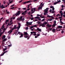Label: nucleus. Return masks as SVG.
Masks as SVG:
<instances>
[{"label": "nucleus", "instance_id": "nucleus-1", "mask_svg": "<svg viewBox=\"0 0 65 65\" xmlns=\"http://www.w3.org/2000/svg\"><path fill=\"white\" fill-rule=\"evenodd\" d=\"M17 21H24L25 20V18H23V17H20L19 18H18L17 20Z\"/></svg>", "mask_w": 65, "mask_h": 65}, {"label": "nucleus", "instance_id": "nucleus-2", "mask_svg": "<svg viewBox=\"0 0 65 65\" xmlns=\"http://www.w3.org/2000/svg\"><path fill=\"white\" fill-rule=\"evenodd\" d=\"M48 8H46V9H45L44 10V14L45 15H47V13H48Z\"/></svg>", "mask_w": 65, "mask_h": 65}, {"label": "nucleus", "instance_id": "nucleus-3", "mask_svg": "<svg viewBox=\"0 0 65 65\" xmlns=\"http://www.w3.org/2000/svg\"><path fill=\"white\" fill-rule=\"evenodd\" d=\"M21 10L19 11H18V12H16V13L15 14H14V16H18V15H19V14H21Z\"/></svg>", "mask_w": 65, "mask_h": 65}, {"label": "nucleus", "instance_id": "nucleus-4", "mask_svg": "<svg viewBox=\"0 0 65 65\" xmlns=\"http://www.w3.org/2000/svg\"><path fill=\"white\" fill-rule=\"evenodd\" d=\"M30 10V9L28 8L27 9V10H26L25 11H24L22 13V15H25V14H26V12H27V11H28V10Z\"/></svg>", "mask_w": 65, "mask_h": 65}, {"label": "nucleus", "instance_id": "nucleus-5", "mask_svg": "<svg viewBox=\"0 0 65 65\" xmlns=\"http://www.w3.org/2000/svg\"><path fill=\"white\" fill-rule=\"evenodd\" d=\"M49 17V18H51L52 19H48L47 20V21H51L52 20H54V19H54V17Z\"/></svg>", "mask_w": 65, "mask_h": 65}, {"label": "nucleus", "instance_id": "nucleus-6", "mask_svg": "<svg viewBox=\"0 0 65 65\" xmlns=\"http://www.w3.org/2000/svg\"><path fill=\"white\" fill-rule=\"evenodd\" d=\"M17 25H15L14 26V27L13 28H12V31L14 29H17Z\"/></svg>", "mask_w": 65, "mask_h": 65}, {"label": "nucleus", "instance_id": "nucleus-7", "mask_svg": "<svg viewBox=\"0 0 65 65\" xmlns=\"http://www.w3.org/2000/svg\"><path fill=\"white\" fill-rule=\"evenodd\" d=\"M24 37L25 38H27V37H28L27 38V39H28H28H29V38H30V37H28V36H24Z\"/></svg>", "mask_w": 65, "mask_h": 65}, {"label": "nucleus", "instance_id": "nucleus-8", "mask_svg": "<svg viewBox=\"0 0 65 65\" xmlns=\"http://www.w3.org/2000/svg\"><path fill=\"white\" fill-rule=\"evenodd\" d=\"M46 26L48 27V28L49 27H52V25L51 24H49L48 23L46 25Z\"/></svg>", "mask_w": 65, "mask_h": 65}, {"label": "nucleus", "instance_id": "nucleus-9", "mask_svg": "<svg viewBox=\"0 0 65 65\" xmlns=\"http://www.w3.org/2000/svg\"><path fill=\"white\" fill-rule=\"evenodd\" d=\"M35 19H38L39 21H41V19L40 18V17H36L35 18Z\"/></svg>", "mask_w": 65, "mask_h": 65}, {"label": "nucleus", "instance_id": "nucleus-10", "mask_svg": "<svg viewBox=\"0 0 65 65\" xmlns=\"http://www.w3.org/2000/svg\"><path fill=\"white\" fill-rule=\"evenodd\" d=\"M24 32V36H27V35H28L29 36V35L28 34V33L26 32Z\"/></svg>", "mask_w": 65, "mask_h": 65}, {"label": "nucleus", "instance_id": "nucleus-11", "mask_svg": "<svg viewBox=\"0 0 65 65\" xmlns=\"http://www.w3.org/2000/svg\"><path fill=\"white\" fill-rule=\"evenodd\" d=\"M52 31L53 33H55L56 32V29H55L54 28L52 30Z\"/></svg>", "mask_w": 65, "mask_h": 65}, {"label": "nucleus", "instance_id": "nucleus-12", "mask_svg": "<svg viewBox=\"0 0 65 65\" xmlns=\"http://www.w3.org/2000/svg\"><path fill=\"white\" fill-rule=\"evenodd\" d=\"M57 28V29H58L59 28V29H61V28H62V26H59Z\"/></svg>", "mask_w": 65, "mask_h": 65}, {"label": "nucleus", "instance_id": "nucleus-13", "mask_svg": "<svg viewBox=\"0 0 65 65\" xmlns=\"http://www.w3.org/2000/svg\"><path fill=\"white\" fill-rule=\"evenodd\" d=\"M1 8L2 9H3V8H5V6H3V5H2L1 6Z\"/></svg>", "mask_w": 65, "mask_h": 65}, {"label": "nucleus", "instance_id": "nucleus-14", "mask_svg": "<svg viewBox=\"0 0 65 65\" xmlns=\"http://www.w3.org/2000/svg\"><path fill=\"white\" fill-rule=\"evenodd\" d=\"M42 7H39L38 8V10H39L40 9H41V10H42Z\"/></svg>", "mask_w": 65, "mask_h": 65}, {"label": "nucleus", "instance_id": "nucleus-15", "mask_svg": "<svg viewBox=\"0 0 65 65\" xmlns=\"http://www.w3.org/2000/svg\"><path fill=\"white\" fill-rule=\"evenodd\" d=\"M6 37L5 35H3L2 37V39H4V38H5Z\"/></svg>", "mask_w": 65, "mask_h": 65}, {"label": "nucleus", "instance_id": "nucleus-16", "mask_svg": "<svg viewBox=\"0 0 65 65\" xmlns=\"http://www.w3.org/2000/svg\"><path fill=\"white\" fill-rule=\"evenodd\" d=\"M44 25H46V24H47V22H44L43 23Z\"/></svg>", "mask_w": 65, "mask_h": 65}, {"label": "nucleus", "instance_id": "nucleus-17", "mask_svg": "<svg viewBox=\"0 0 65 65\" xmlns=\"http://www.w3.org/2000/svg\"><path fill=\"white\" fill-rule=\"evenodd\" d=\"M23 37V34H21V36H20V38H21V37Z\"/></svg>", "mask_w": 65, "mask_h": 65}, {"label": "nucleus", "instance_id": "nucleus-18", "mask_svg": "<svg viewBox=\"0 0 65 65\" xmlns=\"http://www.w3.org/2000/svg\"><path fill=\"white\" fill-rule=\"evenodd\" d=\"M38 31H39V32H41V30L38 27Z\"/></svg>", "mask_w": 65, "mask_h": 65}, {"label": "nucleus", "instance_id": "nucleus-19", "mask_svg": "<svg viewBox=\"0 0 65 65\" xmlns=\"http://www.w3.org/2000/svg\"><path fill=\"white\" fill-rule=\"evenodd\" d=\"M19 34V35H21V32H18V33L17 34V35H18V34Z\"/></svg>", "mask_w": 65, "mask_h": 65}, {"label": "nucleus", "instance_id": "nucleus-20", "mask_svg": "<svg viewBox=\"0 0 65 65\" xmlns=\"http://www.w3.org/2000/svg\"><path fill=\"white\" fill-rule=\"evenodd\" d=\"M32 22H30L29 23V25H32Z\"/></svg>", "mask_w": 65, "mask_h": 65}, {"label": "nucleus", "instance_id": "nucleus-21", "mask_svg": "<svg viewBox=\"0 0 65 65\" xmlns=\"http://www.w3.org/2000/svg\"><path fill=\"white\" fill-rule=\"evenodd\" d=\"M37 16H38V17H39L40 16V17H42V14H41V15H40L39 14H37Z\"/></svg>", "mask_w": 65, "mask_h": 65}, {"label": "nucleus", "instance_id": "nucleus-22", "mask_svg": "<svg viewBox=\"0 0 65 65\" xmlns=\"http://www.w3.org/2000/svg\"><path fill=\"white\" fill-rule=\"evenodd\" d=\"M45 25L43 23L42 25V27H45Z\"/></svg>", "mask_w": 65, "mask_h": 65}, {"label": "nucleus", "instance_id": "nucleus-23", "mask_svg": "<svg viewBox=\"0 0 65 65\" xmlns=\"http://www.w3.org/2000/svg\"><path fill=\"white\" fill-rule=\"evenodd\" d=\"M56 24L55 23H54L53 24V27H55V26H56Z\"/></svg>", "mask_w": 65, "mask_h": 65}, {"label": "nucleus", "instance_id": "nucleus-24", "mask_svg": "<svg viewBox=\"0 0 65 65\" xmlns=\"http://www.w3.org/2000/svg\"><path fill=\"white\" fill-rule=\"evenodd\" d=\"M26 3H31V1H27L26 2Z\"/></svg>", "mask_w": 65, "mask_h": 65}, {"label": "nucleus", "instance_id": "nucleus-25", "mask_svg": "<svg viewBox=\"0 0 65 65\" xmlns=\"http://www.w3.org/2000/svg\"><path fill=\"white\" fill-rule=\"evenodd\" d=\"M33 27H34V26H30V29H31H31H32V28H33Z\"/></svg>", "mask_w": 65, "mask_h": 65}, {"label": "nucleus", "instance_id": "nucleus-26", "mask_svg": "<svg viewBox=\"0 0 65 65\" xmlns=\"http://www.w3.org/2000/svg\"><path fill=\"white\" fill-rule=\"evenodd\" d=\"M5 40H6V38H5L4 39V40H3V41H4H4H5Z\"/></svg>", "mask_w": 65, "mask_h": 65}, {"label": "nucleus", "instance_id": "nucleus-27", "mask_svg": "<svg viewBox=\"0 0 65 65\" xmlns=\"http://www.w3.org/2000/svg\"><path fill=\"white\" fill-rule=\"evenodd\" d=\"M60 23L61 24H62V25H63V24H64L63 22H62V21H60Z\"/></svg>", "mask_w": 65, "mask_h": 65}, {"label": "nucleus", "instance_id": "nucleus-28", "mask_svg": "<svg viewBox=\"0 0 65 65\" xmlns=\"http://www.w3.org/2000/svg\"><path fill=\"white\" fill-rule=\"evenodd\" d=\"M30 19L31 20H33V19H34V18H30V17H29Z\"/></svg>", "mask_w": 65, "mask_h": 65}, {"label": "nucleus", "instance_id": "nucleus-29", "mask_svg": "<svg viewBox=\"0 0 65 65\" xmlns=\"http://www.w3.org/2000/svg\"><path fill=\"white\" fill-rule=\"evenodd\" d=\"M58 16H61V15L59 14H58L56 15V17H58Z\"/></svg>", "mask_w": 65, "mask_h": 65}, {"label": "nucleus", "instance_id": "nucleus-30", "mask_svg": "<svg viewBox=\"0 0 65 65\" xmlns=\"http://www.w3.org/2000/svg\"><path fill=\"white\" fill-rule=\"evenodd\" d=\"M57 3H57V2H55L54 3V5H56V4H57Z\"/></svg>", "mask_w": 65, "mask_h": 65}, {"label": "nucleus", "instance_id": "nucleus-31", "mask_svg": "<svg viewBox=\"0 0 65 65\" xmlns=\"http://www.w3.org/2000/svg\"><path fill=\"white\" fill-rule=\"evenodd\" d=\"M60 2H61V1L60 0H59L58 1V2H57V3H58Z\"/></svg>", "mask_w": 65, "mask_h": 65}, {"label": "nucleus", "instance_id": "nucleus-32", "mask_svg": "<svg viewBox=\"0 0 65 65\" xmlns=\"http://www.w3.org/2000/svg\"><path fill=\"white\" fill-rule=\"evenodd\" d=\"M5 54V52L3 54H1V56H3V55Z\"/></svg>", "mask_w": 65, "mask_h": 65}, {"label": "nucleus", "instance_id": "nucleus-33", "mask_svg": "<svg viewBox=\"0 0 65 65\" xmlns=\"http://www.w3.org/2000/svg\"><path fill=\"white\" fill-rule=\"evenodd\" d=\"M44 21H45V19H44L42 20L41 21L42 22H43Z\"/></svg>", "mask_w": 65, "mask_h": 65}, {"label": "nucleus", "instance_id": "nucleus-34", "mask_svg": "<svg viewBox=\"0 0 65 65\" xmlns=\"http://www.w3.org/2000/svg\"><path fill=\"white\" fill-rule=\"evenodd\" d=\"M22 9H23V10H26V9L25 8H22Z\"/></svg>", "mask_w": 65, "mask_h": 65}, {"label": "nucleus", "instance_id": "nucleus-35", "mask_svg": "<svg viewBox=\"0 0 65 65\" xmlns=\"http://www.w3.org/2000/svg\"><path fill=\"white\" fill-rule=\"evenodd\" d=\"M34 27H37V26L36 25H35L34 26H33Z\"/></svg>", "mask_w": 65, "mask_h": 65}, {"label": "nucleus", "instance_id": "nucleus-36", "mask_svg": "<svg viewBox=\"0 0 65 65\" xmlns=\"http://www.w3.org/2000/svg\"><path fill=\"white\" fill-rule=\"evenodd\" d=\"M61 16V17H62L63 16V12H62V13H60Z\"/></svg>", "mask_w": 65, "mask_h": 65}, {"label": "nucleus", "instance_id": "nucleus-37", "mask_svg": "<svg viewBox=\"0 0 65 65\" xmlns=\"http://www.w3.org/2000/svg\"><path fill=\"white\" fill-rule=\"evenodd\" d=\"M55 12V11H52V13H54Z\"/></svg>", "mask_w": 65, "mask_h": 65}, {"label": "nucleus", "instance_id": "nucleus-38", "mask_svg": "<svg viewBox=\"0 0 65 65\" xmlns=\"http://www.w3.org/2000/svg\"><path fill=\"white\" fill-rule=\"evenodd\" d=\"M18 26H21V24L20 23H18Z\"/></svg>", "mask_w": 65, "mask_h": 65}, {"label": "nucleus", "instance_id": "nucleus-39", "mask_svg": "<svg viewBox=\"0 0 65 65\" xmlns=\"http://www.w3.org/2000/svg\"><path fill=\"white\" fill-rule=\"evenodd\" d=\"M12 2H13V1H11L9 2V3H10V4H11V3Z\"/></svg>", "mask_w": 65, "mask_h": 65}, {"label": "nucleus", "instance_id": "nucleus-40", "mask_svg": "<svg viewBox=\"0 0 65 65\" xmlns=\"http://www.w3.org/2000/svg\"><path fill=\"white\" fill-rule=\"evenodd\" d=\"M50 8H54V7L53 6H51L50 7Z\"/></svg>", "mask_w": 65, "mask_h": 65}, {"label": "nucleus", "instance_id": "nucleus-41", "mask_svg": "<svg viewBox=\"0 0 65 65\" xmlns=\"http://www.w3.org/2000/svg\"><path fill=\"white\" fill-rule=\"evenodd\" d=\"M7 50V48H5L3 49V51H6V50Z\"/></svg>", "mask_w": 65, "mask_h": 65}, {"label": "nucleus", "instance_id": "nucleus-42", "mask_svg": "<svg viewBox=\"0 0 65 65\" xmlns=\"http://www.w3.org/2000/svg\"><path fill=\"white\" fill-rule=\"evenodd\" d=\"M2 35V32H1L0 34V36H1Z\"/></svg>", "mask_w": 65, "mask_h": 65}, {"label": "nucleus", "instance_id": "nucleus-43", "mask_svg": "<svg viewBox=\"0 0 65 65\" xmlns=\"http://www.w3.org/2000/svg\"><path fill=\"white\" fill-rule=\"evenodd\" d=\"M12 24H13V22L11 23L9 25V26H11V25H12Z\"/></svg>", "mask_w": 65, "mask_h": 65}, {"label": "nucleus", "instance_id": "nucleus-44", "mask_svg": "<svg viewBox=\"0 0 65 65\" xmlns=\"http://www.w3.org/2000/svg\"><path fill=\"white\" fill-rule=\"evenodd\" d=\"M52 9H51L50 10V13H51V12H52Z\"/></svg>", "mask_w": 65, "mask_h": 65}, {"label": "nucleus", "instance_id": "nucleus-45", "mask_svg": "<svg viewBox=\"0 0 65 65\" xmlns=\"http://www.w3.org/2000/svg\"><path fill=\"white\" fill-rule=\"evenodd\" d=\"M17 32H14V34H15V35H17Z\"/></svg>", "mask_w": 65, "mask_h": 65}, {"label": "nucleus", "instance_id": "nucleus-46", "mask_svg": "<svg viewBox=\"0 0 65 65\" xmlns=\"http://www.w3.org/2000/svg\"><path fill=\"white\" fill-rule=\"evenodd\" d=\"M14 7H12L10 8V9H14Z\"/></svg>", "mask_w": 65, "mask_h": 65}, {"label": "nucleus", "instance_id": "nucleus-47", "mask_svg": "<svg viewBox=\"0 0 65 65\" xmlns=\"http://www.w3.org/2000/svg\"><path fill=\"white\" fill-rule=\"evenodd\" d=\"M43 3H41V4H40V6H39V7H40V6H41V5H42V4H43Z\"/></svg>", "mask_w": 65, "mask_h": 65}, {"label": "nucleus", "instance_id": "nucleus-48", "mask_svg": "<svg viewBox=\"0 0 65 65\" xmlns=\"http://www.w3.org/2000/svg\"><path fill=\"white\" fill-rule=\"evenodd\" d=\"M41 17V18H45V17Z\"/></svg>", "mask_w": 65, "mask_h": 65}, {"label": "nucleus", "instance_id": "nucleus-49", "mask_svg": "<svg viewBox=\"0 0 65 65\" xmlns=\"http://www.w3.org/2000/svg\"><path fill=\"white\" fill-rule=\"evenodd\" d=\"M34 12H35V11H34L33 12H32L31 13V14H32V13H33Z\"/></svg>", "mask_w": 65, "mask_h": 65}, {"label": "nucleus", "instance_id": "nucleus-50", "mask_svg": "<svg viewBox=\"0 0 65 65\" xmlns=\"http://www.w3.org/2000/svg\"><path fill=\"white\" fill-rule=\"evenodd\" d=\"M38 24H40V22L39 21L38 22Z\"/></svg>", "mask_w": 65, "mask_h": 65}, {"label": "nucleus", "instance_id": "nucleus-51", "mask_svg": "<svg viewBox=\"0 0 65 65\" xmlns=\"http://www.w3.org/2000/svg\"><path fill=\"white\" fill-rule=\"evenodd\" d=\"M6 30V28H5L3 29V31H5V30Z\"/></svg>", "mask_w": 65, "mask_h": 65}, {"label": "nucleus", "instance_id": "nucleus-52", "mask_svg": "<svg viewBox=\"0 0 65 65\" xmlns=\"http://www.w3.org/2000/svg\"><path fill=\"white\" fill-rule=\"evenodd\" d=\"M30 5H29L28 6V8H29V7H30Z\"/></svg>", "mask_w": 65, "mask_h": 65}, {"label": "nucleus", "instance_id": "nucleus-53", "mask_svg": "<svg viewBox=\"0 0 65 65\" xmlns=\"http://www.w3.org/2000/svg\"><path fill=\"white\" fill-rule=\"evenodd\" d=\"M8 21H9V20H6V22H8Z\"/></svg>", "mask_w": 65, "mask_h": 65}, {"label": "nucleus", "instance_id": "nucleus-54", "mask_svg": "<svg viewBox=\"0 0 65 65\" xmlns=\"http://www.w3.org/2000/svg\"><path fill=\"white\" fill-rule=\"evenodd\" d=\"M36 8H34V11H35H35L36 10Z\"/></svg>", "mask_w": 65, "mask_h": 65}, {"label": "nucleus", "instance_id": "nucleus-55", "mask_svg": "<svg viewBox=\"0 0 65 65\" xmlns=\"http://www.w3.org/2000/svg\"><path fill=\"white\" fill-rule=\"evenodd\" d=\"M54 10H55V8H54V7L53 8H52V10L53 11H54Z\"/></svg>", "mask_w": 65, "mask_h": 65}, {"label": "nucleus", "instance_id": "nucleus-56", "mask_svg": "<svg viewBox=\"0 0 65 65\" xmlns=\"http://www.w3.org/2000/svg\"><path fill=\"white\" fill-rule=\"evenodd\" d=\"M54 24H56V20L54 21Z\"/></svg>", "mask_w": 65, "mask_h": 65}, {"label": "nucleus", "instance_id": "nucleus-57", "mask_svg": "<svg viewBox=\"0 0 65 65\" xmlns=\"http://www.w3.org/2000/svg\"><path fill=\"white\" fill-rule=\"evenodd\" d=\"M14 6V5L13 4L12 5H11V7H13V6Z\"/></svg>", "mask_w": 65, "mask_h": 65}, {"label": "nucleus", "instance_id": "nucleus-58", "mask_svg": "<svg viewBox=\"0 0 65 65\" xmlns=\"http://www.w3.org/2000/svg\"><path fill=\"white\" fill-rule=\"evenodd\" d=\"M23 1V0H22L21 1H19V3H21V2H22Z\"/></svg>", "mask_w": 65, "mask_h": 65}, {"label": "nucleus", "instance_id": "nucleus-59", "mask_svg": "<svg viewBox=\"0 0 65 65\" xmlns=\"http://www.w3.org/2000/svg\"><path fill=\"white\" fill-rule=\"evenodd\" d=\"M62 11H60L59 12V13H62Z\"/></svg>", "mask_w": 65, "mask_h": 65}, {"label": "nucleus", "instance_id": "nucleus-60", "mask_svg": "<svg viewBox=\"0 0 65 65\" xmlns=\"http://www.w3.org/2000/svg\"><path fill=\"white\" fill-rule=\"evenodd\" d=\"M64 32L63 31H62L61 32V33L62 34H63L64 33Z\"/></svg>", "mask_w": 65, "mask_h": 65}, {"label": "nucleus", "instance_id": "nucleus-61", "mask_svg": "<svg viewBox=\"0 0 65 65\" xmlns=\"http://www.w3.org/2000/svg\"><path fill=\"white\" fill-rule=\"evenodd\" d=\"M52 29H53L52 28H50L49 29L50 31H51L52 30Z\"/></svg>", "mask_w": 65, "mask_h": 65}, {"label": "nucleus", "instance_id": "nucleus-62", "mask_svg": "<svg viewBox=\"0 0 65 65\" xmlns=\"http://www.w3.org/2000/svg\"><path fill=\"white\" fill-rule=\"evenodd\" d=\"M42 24H40V25L39 27H41V26H42Z\"/></svg>", "mask_w": 65, "mask_h": 65}, {"label": "nucleus", "instance_id": "nucleus-63", "mask_svg": "<svg viewBox=\"0 0 65 65\" xmlns=\"http://www.w3.org/2000/svg\"><path fill=\"white\" fill-rule=\"evenodd\" d=\"M28 29V27H27L26 28V29L27 30Z\"/></svg>", "mask_w": 65, "mask_h": 65}, {"label": "nucleus", "instance_id": "nucleus-64", "mask_svg": "<svg viewBox=\"0 0 65 65\" xmlns=\"http://www.w3.org/2000/svg\"><path fill=\"white\" fill-rule=\"evenodd\" d=\"M40 35L39 34H38L37 35V36H39Z\"/></svg>", "mask_w": 65, "mask_h": 65}]
</instances>
